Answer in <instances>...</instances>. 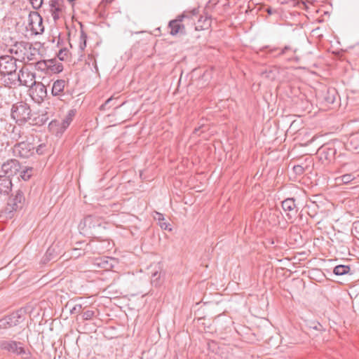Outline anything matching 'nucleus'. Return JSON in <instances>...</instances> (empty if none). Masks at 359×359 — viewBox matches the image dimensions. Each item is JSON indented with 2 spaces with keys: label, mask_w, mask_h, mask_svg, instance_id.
Instances as JSON below:
<instances>
[{
  "label": "nucleus",
  "mask_w": 359,
  "mask_h": 359,
  "mask_svg": "<svg viewBox=\"0 0 359 359\" xmlns=\"http://www.w3.org/2000/svg\"><path fill=\"white\" fill-rule=\"evenodd\" d=\"M348 165H350V164H349V163H344V164L342 165V167H343V168H345V167H346V166H348Z\"/></svg>",
  "instance_id": "42"
},
{
  "label": "nucleus",
  "mask_w": 359,
  "mask_h": 359,
  "mask_svg": "<svg viewBox=\"0 0 359 359\" xmlns=\"http://www.w3.org/2000/svg\"><path fill=\"white\" fill-rule=\"evenodd\" d=\"M156 215L157 217L155 218L158 220L161 228L165 230L168 229L170 231L171 228H169L170 224L165 222L163 215L156 212Z\"/></svg>",
  "instance_id": "27"
},
{
  "label": "nucleus",
  "mask_w": 359,
  "mask_h": 359,
  "mask_svg": "<svg viewBox=\"0 0 359 359\" xmlns=\"http://www.w3.org/2000/svg\"><path fill=\"white\" fill-rule=\"evenodd\" d=\"M196 10H197V14L196 15L193 16L192 18H191L189 20H187L185 22H184L185 23V29L189 25H191V27H192V25H194L196 18H198V9H196Z\"/></svg>",
  "instance_id": "31"
},
{
  "label": "nucleus",
  "mask_w": 359,
  "mask_h": 359,
  "mask_svg": "<svg viewBox=\"0 0 359 359\" xmlns=\"http://www.w3.org/2000/svg\"><path fill=\"white\" fill-rule=\"evenodd\" d=\"M355 176L352 173L345 174L340 177H336L335 181L338 184H348L355 180Z\"/></svg>",
  "instance_id": "20"
},
{
  "label": "nucleus",
  "mask_w": 359,
  "mask_h": 359,
  "mask_svg": "<svg viewBox=\"0 0 359 359\" xmlns=\"http://www.w3.org/2000/svg\"><path fill=\"white\" fill-rule=\"evenodd\" d=\"M34 172L33 168L28 167L25 168V169L20 171V178L22 179L24 181H27L30 179V177L32 176Z\"/></svg>",
  "instance_id": "24"
},
{
  "label": "nucleus",
  "mask_w": 359,
  "mask_h": 359,
  "mask_svg": "<svg viewBox=\"0 0 359 359\" xmlns=\"http://www.w3.org/2000/svg\"><path fill=\"white\" fill-rule=\"evenodd\" d=\"M51 70L55 73H60L63 70V65L62 63L59 62L57 64H55L50 67Z\"/></svg>",
  "instance_id": "30"
},
{
  "label": "nucleus",
  "mask_w": 359,
  "mask_h": 359,
  "mask_svg": "<svg viewBox=\"0 0 359 359\" xmlns=\"http://www.w3.org/2000/svg\"><path fill=\"white\" fill-rule=\"evenodd\" d=\"M20 169V164L16 159H9L1 165V170L6 175L5 176L9 178L17 175Z\"/></svg>",
  "instance_id": "9"
},
{
  "label": "nucleus",
  "mask_w": 359,
  "mask_h": 359,
  "mask_svg": "<svg viewBox=\"0 0 359 359\" xmlns=\"http://www.w3.org/2000/svg\"><path fill=\"white\" fill-rule=\"evenodd\" d=\"M306 327H307L309 330H316V331H319V332H321V331L323 330V325L320 323H318L317 321H309V322H307Z\"/></svg>",
  "instance_id": "25"
},
{
  "label": "nucleus",
  "mask_w": 359,
  "mask_h": 359,
  "mask_svg": "<svg viewBox=\"0 0 359 359\" xmlns=\"http://www.w3.org/2000/svg\"><path fill=\"white\" fill-rule=\"evenodd\" d=\"M197 14L196 8L189 11H184L182 15H178L175 20H170L168 27L170 29V34L175 36L177 34H186L185 22Z\"/></svg>",
  "instance_id": "2"
},
{
  "label": "nucleus",
  "mask_w": 359,
  "mask_h": 359,
  "mask_svg": "<svg viewBox=\"0 0 359 359\" xmlns=\"http://www.w3.org/2000/svg\"><path fill=\"white\" fill-rule=\"evenodd\" d=\"M95 315V312L91 310L86 311L83 313V318L84 320H90Z\"/></svg>",
  "instance_id": "32"
},
{
  "label": "nucleus",
  "mask_w": 359,
  "mask_h": 359,
  "mask_svg": "<svg viewBox=\"0 0 359 359\" xmlns=\"http://www.w3.org/2000/svg\"><path fill=\"white\" fill-rule=\"evenodd\" d=\"M69 2L72 3L73 2L74 0H67Z\"/></svg>",
  "instance_id": "45"
},
{
  "label": "nucleus",
  "mask_w": 359,
  "mask_h": 359,
  "mask_svg": "<svg viewBox=\"0 0 359 359\" xmlns=\"http://www.w3.org/2000/svg\"><path fill=\"white\" fill-rule=\"evenodd\" d=\"M15 128H14V129H13L14 135H15V136H17V135H18V138H20V137H21L20 131H19V133H15ZM14 138H15V137H14Z\"/></svg>",
  "instance_id": "41"
},
{
  "label": "nucleus",
  "mask_w": 359,
  "mask_h": 359,
  "mask_svg": "<svg viewBox=\"0 0 359 359\" xmlns=\"http://www.w3.org/2000/svg\"><path fill=\"white\" fill-rule=\"evenodd\" d=\"M278 50V48H274V49L271 50V51L273 52V51H275V50Z\"/></svg>",
  "instance_id": "44"
},
{
  "label": "nucleus",
  "mask_w": 359,
  "mask_h": 359,
  "mask_svg": "<svg viewBox=\"0 0 359 359\" xmlns=\"http://www.w3.org/2000/svg\"><path fill=\"white\" fill-rule=\"evenodd\" d=\"M323 100L327 104H333L339 97L338 93L334 88H327L323 95Z\"/></svg>",
  "instance_id": "17"
},
{
  "label": "nucleus",
  "mask_w": 359,
  "mask_h": 359,
  "mask_svg": "<svg viewBox=\"0 0 359 359\" xmlns=\"http://www.w3.org/2000/svg\"><path fill=\"white\" fill-rule=\"evenodd\" d=\"M12 189L11 180L5 175H0V194L8 195Z\"/></svg>",
  "instance_id": "16"
},
{
  "label": "nucleus",
  "mask_w": 359,
  "mask_h": 359,
  "mask_svg": "<svg viewBox=\"0 0 359 359\" xmlns=\"http://www.w3.org/2000/svg\"><path fill=\"white\" fill-rule=\"evenodd\" d=\"M17 79L20 85L27 87H31L36 82L34 74L23 68L20 70Z\"/></svg>",
  "instance_id": "11"
},
{
  "label": "nucleus",
  "mask_w": 359,
  "mask_h": 359,
  "mask_svg": "<svg viewBox=\"0 0 359 359\" xmlns=\"http://www.w3.org/2000/svg\"><path fill=\"white\" fill-rule=\"evenodd\" d=\"M287 216L289 218H291V217H292V216L290 215V213H289V212L287 214Z\"/></svg>",
  "instance_id": "43"
},
{
  "label": "nucleus",
  "mask_w": 359,
  "mask_h": 359,
  "mask_svg": "<svg viewBox=\"0 0 359 359\" xmlns=\"http://www.w3.org/2000/svg\"><path fill=\"white\" fill-rule=\"evenodd\" d=\"M152 271L151 273V282L153 285L158 287L160 285V278L161 273V267L159 264L151 265Z\"/></svg>",
  "instance_id": "15"
},
{
  "label": "nucleus",
  "mask_w": 359,
  "mask_h": 359,
  "mask_svg": "<svg viewBox=\"0 0 359 359\" xmlns=\"http://www.w3.org/2000/svg\"><path fill=\"white\" fill-rule=\"evenodd\" d=\"M292 50V48L290 46H285L284 48L280 50L277 56H280L286 54L287 52Z\"/></svg>",
  "instance_id": "33"
},
{
  "label": "nucleus",
  "mask_w": 359,
  "mask_h": 359,
  "mask_svg": "<svg viewBox=\"0 0 359 359\" xmlns=\"http://www.w3.org/2000/svg\"><path fill=\"white\" fill-rule=\"evenodd\" d=\"M282 208L284 211L293 212L296 213L297 212V206L295 204V200L294 198H287L282 202Z\"/></svg>",
  "instance_id": "19"
},
{
  "label": "nucleus",
  "mask_w": 359,
  "mask_h": 359,
  "mask_svg": "<svg viewBox=\"0 0 359 359\" xmlns=\"http://www.w3.org/2000/svg\"><path fill=\"white\" fill-rule=\"evenodd\" d=\"M350 271V267L347 265H338L334 268L333 273L337 276H342Z\"/></svg>",
  "instance_id": "21"
},
{
  "label": "nucleus",
  "mask_w": 359,
  "mask_h": 359,
  "mask_svg": "<svg viewBox=\"0 0 359 359\" xmlns=\"http://www.w3.org/2000/svg\"><path fill=\"white\" fill-rule=\"evenodd\" d=\"M74 116V112L73 110H71L69 111L68 114L67 115L66 117H70V118H73V116Z\"/></svg>",
  "instance_id": "39"
},
{
  "label": "nucleus",
  "mask_w": 359,
  "mask_h": 359,
  "mask_svg": "<svg viewBox=\"0 0 359 359\" xmlns=\"http://www.w3.org/2000/svg\"><path fill=\"white\" fill-rule=\"evenodd\" d=\"M80 39H81V43H80V48L81 50H83L86 46V39H87V36L86 34H85L84 32H81V36H80Z\"/></svg>",
  "instance_id": "28"
},
{
  "label": "nucleus",
  "mask_w": 359,
  "mask_h": 359,
  "mask_svg": "<svg viewBox=\"0 0 359 359\" xmlns=\"http://www.w3.org/2000/svg\"><path fill=\"white\" fill-rule=\"evenodd\" d=\"M30 94L32 99L40 103L47 96V90L46 87L41 82H35L32 86L30 89Z\"/></svg>",
  "instance_id": "8"
},
{
  "label": "nucleus",
  "mask_w": 359,
  "mask_h": 359,
  "mask_svg": "<svg viewBox=\"0 0 359 359\" xmlns=\"http://www.w3.org/2000/svg\"><path fill=\"white\" fill-rule=\"evenodd\" d=\"M20 318L18 312H15L0 319V330H6L18 325L20 323Z\"/></svg>",
  "instance_id": "10"
},
{
  "label": "nucleus",
  "mask_w": 359,
  "mask_h": 359,
  "mask_svg": "<svg viewBox=\"0 0 359 359\" xmlns=\"http://www.w3.org/2000/svg\"><path fill=\"white\" fill-rule=\"evenodd\" d=\"M11 117L18 124L25 123L31 118L29 106L23 102L13 104L11 109Z\"/></svg>",
  "instance_id": "4"
},
{
  "label": "nucleus",
  "mask_w": 359,
  "mask_h": 359,
  "mask_svg": "<svg viewBox=\"0 0 359 359\" xmlns=\"http://www.w3.org/2000/svg\"><path fill=\"white\" fill-rule=\"evenodd\" d=\"M17 60L10 55H2L0 57V73L1 74L13 75L17 70Z\"/></svg>",
  "instance_id": "6"
},
{
  "label": "nucleus",
  "mask_w": 359,
  "mask_h": 359,
  "mask_svg": "<svg viewBox=\"0 0 359 359\" xmlns=\"http://www.w3.org/2000/svg\"><path fill=\"white\" fill-rule=\"evenodd\" d=\"M96 220L97 219L95 217L88 215L83 219V225L88 229L95 228L96 226Z\"/></svg>",
  "instance_id": "22"
},
{
  "label": "nucleus",
  "mask_w": 359,
  "mask_h": 359,
  "mask_svg": "<svg viewBox=\"0 0 359 359\" xmlns=\"http://www.w3.org/2000/svg\"><path fill=\"white\" fill-rule=\"evenodd\" d=\"M293 170L297 175H302L304 172V168L300 165H297L293 167Z\"/></svg>",
  "instance_id": "34"
},
{
  "label": "nucleus",
  "mask_w": 359,
  "mask_h": 359,
  "mask_svg": "<svg viewBox=\"0 0 359 359\" xmlns=\"http://www.w3.org/2000/svg\"><path fill=\"white\" fill-rule=\"evenodd\" d=\"M56 257L57 252L55 250V248L54 246H50L48 248L44 255V260L48 262L55 259Z\"/></svg>",
  "instance_id": "23"
},
{
  "label": "nucleus",
  "mask_w": 359,
  "mask_h": 359,
  "mask_svg": "<svg viewBox=\"0 0 359 359\" xmlns=\"http://www.w3.org/2000/svg\"><path fill=\"white\" fill-rule=\"evenodd\" d=\"M0 349L17 355H26L27 358H29L31 355L30 352L27 351L22 346V344L21 342L14 340L0 341Z\"/></svg>",
  "instance_id": "5"
},
{
  "label": "nucleus",
  "mask_w": 359,
  "mask_h": 359,
  "mask_svg": "<svg viewBox=\"0 0 359 359\" xmlns=\"http://www.w3.org/2000/svg\"><path fill=\"white\" fill-rule=\"evenodd\" d=\"M81 309V304H78V305H76V306L72 309V310L71 311V312H72V313L79 312Z\"/></svg>",
  "instance_id": "36"
},
{
  "label": "nucleus",
  "mask_w": 359,
  "mask_h": 359,
  "mask_svg": "<svg viewBox=\"0 0 359 359\" xmlns=\"http://www.w3.org/2000/svg\"><path fill=\"white\" fill-rule=\"evenodd\" d=\"M67 81L64 79H57L54 81L52 87V95L53 96H59L62 95Z\"/></svg>",
  "instance_id": "18"
},
{
  "label": "nucleus",
  "mask_w": 359,
  "mask_h": 359,
  "mask_svg": "<svg viewBox=\"0 0 359 359\" xmlns=\"http://www.w3.org/2000/svg\"><path fill=\"white\" fill-rule=\"evenodd\" d=\"M72 121V118L65 117L61 123V128L63 130H66L69 127Z\"/></svg>",
  "instance_id": "29"
},
{
  "label": "nucleus",
  "mask_w": 359,
  "mask_h": 359,
  "mask_svg": "<svg viewBox=\"0 0 359 359\" xmlns=\"http://www.w3.org/2000/svg\"><path fill=\"white\" fill-rule=\"evenodd\" d=\"M337 150L334 147L328 146H323L318 151L320 158L328 161H332L334 159Z\"/></svg>",
  "instance_id": "13"
},
{
  "label": "nucleus",
  "mask_w": 359,
  "mask_h": 359,
  "mask_svg": "<svg viewBox=\"0 0 359 359\" xmlns=\"http://www.w3.org/2000/svg\"><path fill=\"white\" fill-rule=\"evenodd\" d=\"M33 140V137H28L25 141L16 143L13 147L14 156L22 158H28L33 156L36 148Z\"/></svg>",
  "instance_id": "3"
},
{
  "label": "nucleus",
  "mask_w": 359,
  "mask_h": 359,
  "mask_svg": "<svg viewBox=\"0 0 359 359\" xmlns=\"http://www.w3.org/2000/svg\"><path fill=\"white\" fill-rule=\"evenodd\" d=\"M43 147V144L39 145L36 148H35L36 152L39 154H43V151H42Z\"/></svg>",
  "instance_id": "37"
},
{
  "label": "nucleus",
  "mask_w": 359,
  "mask_h": 359,
  "mask_svg": "<svg viewBox=\"0 0 359 359\" xmlns=\"http://www.w3.org/2000/svg\"><path fill=\"white\" fill-rule=\"evenodd\" d=\"M53 63V60L44 61L41 60L38 62L36 64V67L37 69L41 71H44L51 67V65Z\"/></svg>",
  "instance_id": "26"
},
{
  "label": "nucleus",
  "mask_w": 359,
  "mask_h": 359,
  "mask_svg": "<svg viewBox=\"0 0 359 359\" xmlns=\"http://www.w3.org/2000/svg\"><path fill=\"white\" fill-rule=\"evenodd\" d=\"M210 26L211 16L205 12L199 16L196 22H194V29L196 31L208 29Z\"/></svg>",
  "instance_id": "12"
},
{
  "label": "nucleus",
  "mask_w": 359,
  "mask_h": 359,
  "mask_svg": "<svg viewBox=\"0 0 359 359\" xmlns=\"http://www.w3.org/2000/svg\"><path fill=\"white\" fill-rule=\"evenodd\" d=\"M11 53H14L17 55L18 53V44H15L13 48L10 49Z\"/></svg>",
  "instance_id": "35"
},
{
  "label": "nucleus",
  "mask_w": 359,
  "mask_h": 359,
  "mask_svg": "<svg viewBox=\"0 0 359 359\" xmlns=\"http://www.w3.org/2000/svg\"><path fill=\"white\" fill-rule=\"evenodd\" d=\"M49 5L52 17L55 22L60 18L62 12V2L60 0H50Z\"/></svg>",
  "instance_id": "14"
},
{
  "label": "nucleus",
  "mask_w": 359,
  "mask_h": 359,
  "mask_svg": "<svg viewBox=\"0 0 359 359\" xmlns=\"http://www.w3.org/2000/svg\"><path fill=\"white\" fill-rule=\"evenodd\" d=\"M112 101V98H109L107 99L105 102L102 105V108H104L106 106H107Z\"/></svg>",
  "instance_id": "38"
},
{
  "label": "nucleus",
  "mask_w": 359,
  "mask_h": 359,
  "mask_svg": "<svg viewBox=\"0 0 359 359\" xmlns=\"http://www.w3.org/2000/svg\"><path fill=\"white\" fill-rule=\"evenodd\" d=\"M28 22V27L34 34H41L43 32V19L37 12H30Z\"/></svg>",
  "instance_id": "7"
},
{
  "label": "nucleus",
  "mask_w": 359,
  "mask_h": 359,
  "mask_svg": "<svg viewBox=\"0 0 359 359\" xmlns=\"http://www.w3.org/2000/svg\"><path fill=\"white\" fill-rule=\"evenodd\" d=\"M25 201L24 191L21 189L15 191L9 197L6 206L2 210V215L6 219H11L15 212L23 208Z\"/></svg>",
  "instance_id": "1"
},
{
  "label": "nucleus",
  "mask_w": 359,
  "mask_h": 359,
  "mask_svg": "<svg viewBox=\"0 0 359 359\" xmlns=\"http://www.w3.org/2000/svg\"><path fill=\"white\" fill-rule=\"evenodd\" d=\"M354 229L356 230L359 229V222H355L353 223Z\"/></svg>",
  "instance_id": "40"
}]
</instances>
